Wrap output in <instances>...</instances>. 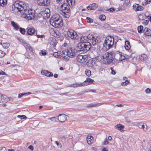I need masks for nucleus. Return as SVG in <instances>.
I'll list each match as a JSON object with an SVG mask.
<instances>
[{
	"label": "nucleus",
	"mask_w": 151,
	"mask_h": 151,
	"mask_svg": "<svg viewBox=\"0 0 151 151\" xmlns=\"http://www.w3.org/2000/svg\"><path fill=\"white\" fill-rule=\"evenodd\" d=\"M42 54L43 55H45L46 54V52L45 50L42 51Z\"/></svg>",
	"instance_id": "13d9d810"
},
{
	"label": "nucleus",
	"mask_w": 151,
	"mask_h": 151,
	"mask_svg": "<svg viewBox=\"0 0 151 151\" xmlns=\"http://www.w3.org/2000/svg\"><path fill=\"white\" fill-rule=\"evenodd\" d=\"M67 35L69 38L74 40H76L78 38V36L76 32L72 29L68 30L67 32Z\"/></svg>",
	"instance_id": "6e6552de"
},
{
	"label": "nucleus",
	"mask_w": 151,
	"mask_h": 151,
	"mask_svg": "<svg viewBox=\"0 0 151 151\" xmlns=\"http://www.w3.org/2000/svg\"><path fill=\"white\" fill-rule=\"evenodd\" d=\"M5 55V53L1 50H0V57H2Z\"/></svg>",
	"instance_id": "37998d69"
},
{
	"label": "nucleus",
	"mask_w": 151,
	"mask_h": 151,
	"mask_svg": "<svg viewBox=\"0 0 151 151\" xmlns=\"http://www.w3.org/2000/svg\"><path fill=\"white\" fill-rule=\"evenodd\" d=\"M54 56L56 58H58L59 56L58 53V52H55L53 54Z\"/></svg>",
	"instance_id": "5fc2aeb1"
},
{
	"label": "nucleus",
	"mask_w": 151,
	"mask_h": 151,
	"mask_svg": "<svg viewBox=\"0 0 151 151\" xmlns=\"http://www.w3.org/2000/svg\"><path fill=\"white\" fill-rule=\"evenodd\" d=\"M102 104H109V103L106 102H104L103 103H98L96 104H90L87 106V107H96L97 106H99L100 105H102Z\"/></svg>",
	"instance_id": "393cba45"
},
{
	"label": "nucleus",
	"mask_w": 151,
	"mask_h": 151,
	"mask_svg": "<svg viewBox=\"0 0 151 151\" xmlns=\"http://www.w3.org/2000/svg\"><path fill=\"white\" fill-rule=\"evenodd\" d=\"M85 74L88 76H90L91 75V72L90 70L87 69L85 71Z\"/></svg>",
	"instance_id": "f704fd0d"
},
{
	"label": "nucleus",
	"mask_w": 151,
	"mask_h": 151,
	"mask_svg": "<svg viewBox=\"0 0 151 151\" xmlns=\"http://www.w3.org/2000/svg\"><path fill=\"white\" fill-rule=\"evenodd\" d=\"M42 14L45 18H48L50 16V11L48 8L45 9L42 12Z\"/></svg>",
	"instance_id": "9b49d317"
},
{
	"label": "nucleus",
	"mask_w": 151,
	"mask_h": 151,
	"mask_svg": "<svg viewBox=\"0 0 151 151\" xmlns=\"http://www.w3.org/2000/svg\"><path fill=\"white\" fill-rule=\"evenodd\" d=\"M62 54L67 55L70 58H73L76 56L75 50L72 48L66 49L62 52Z\"/></svg>",
	"instance_id": "0eeeda50"
},
{
	"label": "nucleus",
	"mask_w": 151,
	"mask_h": 151,
	"mask_svg": "<svg viewBox=\"0 0 151 151\" xmlns=\"http://www.w3.org/2000/svg\"><path fill=\"white\" fill-rule=\"evenodd\" d=\"M86 19L87 20L88 22L91 23H92L93 21V20L89 17H87L86 18Z\"/></svg>",
	"instance_id": "ea45409f"
},
{
	"label": "nucleus",
	"mask_w": 151,
	"mask_h": 151,
	"mask_svg": "<svg viewBox=\"0 0 151 151\" xmlns=\"http://www.w3.org/2000/svg\"><path fill=\"white\" fill-rule=\"evenodd\" d=\"M145 92L146 93H149L151 92V90L150 89L147 88L145 90Z\"/></svg>",
	"instance_id": "09e8293b"
},
{
	"label": "nucleus",
	"mask_w": 151,
	"mask_h": 151,
	"mask_svg": "<svg viewBox=\"0 0 151 151\" xmlns=\"http://www.w3.org/2000/svg\"><path fill=\"white\" fill-rule=\"evenodd\" d=\"M133 9L136 11H142L143 9V7L142 6L136 4L133 5Z\"/></svg>",
	"instance_id": "f3484780"
},
{
	"label": "nucleus",
	"mask_w": 151,
	"mask_h": 151,
	"mask_svg": "<svg viewBox=\"0 0 151 151\" xmlns=\"http://www.w3.org/2000/svg\"><path fill=\"white\" fill-rule=\"evenodd\" d=\"M41 73L43 75H45L47 77H50L53 76V73L50 72L46 70H42L41 72Z\"/></svg>",
	"instance_id": "dca6fc26"
},
{
	"label": "nucleus",
	"mask_w": 151,
	"mask_h": 151,
	"mask_svg": "<svg viewBox=\"0 0 151 151\" xmlns=\"http://www.w3.org/2000/svg\"><path fill=\"white\" fill-rule=\"evenodd\" d=\"M87 65H88L89 67H92L93 65L92 64H90L88 62H87Z\"/></svg>",
	"instance_id": "0e129e2a"
},
{
	"label": "nucleus",
	"mask_w": 151,
	"mask_h": 151,
	"mask_svg": "<svg viewBox=\"0 0 151 151\" xmlns=\"http://www.w3.org/2000/svg\"><path fill=\"white\" fill-rule=\"evenodd\" d=\"M12 26L16 30H18L19 29V25L14 21H12L11 22Z\"/></svg>",
	"instance_id": "bb28decb"
},
{
	"label": "nucleus",
	"mask_w": 151,
	"mask_h": 151,
	"mask_svg": "<svg viewBox=\"0 0 151 151\" xmlns=\"http://www.w3.org/2000/svg\"><path fill=\"white\" fill-rule=\"evenodd\" d=\"M7 4V0H0V6H4Z\"/></svg>",
	"instance_id": "c85d7f7f"
},
{
	"label": "nucleus",
	"mask_w": 151,
	"mask_h": 151,
	"mask_svg": "<svg viewBox=\"0 0 151 151\" xmlns=\"http://www.w3.org/2000/svg\"><path fill=\"white\" fill-rule=\"evenodd\" d=\"M124 4L125 6H127L129 4L130 0H124Z\"/></svg>",
	"instance_id": "a19ab883"
},
{
	"label": "nucleus",
	"mask_w": 151,
	"mask_h": 151,
	"mask_svg": "<svg viewBox=\"0 0 151 151\" xmlns=\"http://www.w3.org/2000/svg\"><path fill=\"white\" fill-rule=\"evenodd\" d=\"M31 93L30 92H27V93H24V96H26V95H29V94H30Z\"/></svg>",
	"instance_id": "69168bd1"
},
{
	"label": "nucleus",
	"mask_w": 151,
	"mask_h": 151,
	"mask_svg": "<svg viewBox=\"0 0 151 151\" xmlns=\"http://www.w3.org/2000/svg\"><path fill=\"white\" fill-rule=\"evenodd\" d=\"M55 143L57 146H59L60 148L62 147V145L60 143L57 141H55Z\"/></svg>",
	"instance_id": "49530a36"
},
{
	"label": "nucleus",
	"mask_w": 151,
	"mask_h": 151,
	"mask_svg": "<svg viewBox=\"0 0 151 151\" xmlns=\"http://www.w3.org/2000/svg\"><path fill=\"white\" fill-rule=\"evenodd\" d=\"M125 48L127 50H129L130 48V45H126L125 46Z\"/></svg>",
	"instance_id": "864d4df0"
},
{
	"label": "nucleus",
	"mask_w": 151,
	"mask_h": 151,
	"mask_svg": "<svg viewBox=\"0 0 151 151\" xmlns=\"http://www.w3.org/2000/svg\"><path fill=\"white\" fill-rule=\"evenodd\" d=\"M148 18L151 21V15L150 14L148 16Z\"/></svg>",
	"instance_id": "338daca9"
},
{
	"label": "nucleus",
	"mask_w": 151,
	"mask_h": 151,
	"mask_svg": "<svg viewBox=\"0 0 151 151\" xmlns=\"http://www.w3.org/2000/svg\"><path fill=\"white\" fill-rule=\"evenodd\" d=\"M98 42V40L95 39V38H94L93 40H92V43L93 45H95Z\"/></svg>",
	"instance_id": "4c0bfd02"
},
{
	"label": "nucleus",
	"mask_w": 151,
	"mask_h": 151,
	"mask_svg": "<svg viewBox=\"0 0 151 151\" xmlns=\"http://www.w3.org/2000/svg\"><path fill=\"white\" fill-rule=\"evenodd\" d=\"M27 30L28 34L29 35H32L35 32V29L33 27L28 28Z\"/></svg>",
	"instance_id": "412c9836"
},
{
	"label": "nucleus",
	"mask_w": 151,
	"mask_h": 151,
	"mask_svg": "<svg viewBox=\"0 0 151 151\" xmlns=\"http://www.w3.org/2000/svg\"><path fill=\"white\" fill-rule=\"evenodd\" d=\"M76 59L78 62L81 63H83L87 60V57L86 55H79L77 56Z\"/></svg>",
	"instance_id": "1a4fd4ad"
},
{
	"label": "nucleus",
	"mask_w": 151,
	"mask_h": 151,
	"mask_svg": "<svg viewBox=\"0 0 151 151\" xmlns=\"http://www.w3.org/2000/svg\"><path fill=\"white\" fill-rule=\"evenodd\" d=\"M151 2V0H145L142 3L143 5L146 6L147 4H150Z\"/></svg>",
	"instance_id": "c756f323"
},
{
	"label": "nucleus",
	"mask_w": 151,
	"mask_h": 151,
	"mask_svg": "<svg viewBox=\"0 0 151 151\" xmlns=\"http://www.w3.org/2000/svg\"><path fill=\"white\" fill-rule=\"evenodd\" d=\"M111 73L112 74L114 75L116 74V72L114 70L113 68H111Z\"/></svg>",
	"instance_id": "603ef678"
},
{
	"label": "nucleus",
	"mask_w": 151,
	"mask_h": 151,
	"mask_svg": "<svg viewBox=\"0 0 151 151\" xmlns=\"http://www.w3.org/2000/svg\"><path fill=\"white\" fill-rule=\"evenodd\" d=\"M94 81V80L91 79L90 78H87L86 80L84 81V82H89L90 83H93Z\"/></svg>",
	"instance_id": "72a5a7b5"
},
{
	"label": "nucleus",
	"mask_w": 151,
	"mask_h": 151,
	"mask_svg": "<svg viewBox=\"0 0 151 151\" xmlns=\"http://www.w3.org/2000/svg\"><path fill=\"white\" fill-rule=\"evenodd\" d=\"M91 47V44L88 42H84L78 43L76 47L77 51L82 52L81 53H86Z\"/></svg>",
	"instance_id": "7ed1b4c3"
},
{
	"label": "nucleus",
	"mask_w": 151,
	"mask_h": 151,
	"mask_svg": "<svg viewBox=\"0 0 151 151\" xmlns=\"http://www.w3.org/2000/svg\"><path fill=\"white\" fill-rule=\"evenodd\" d=\"M28 48L29 49V50L31 52L33 53L34 50H33L32 47L30 46L29 45V46H28Z\"/></svg>",
	"instance_id": "8fccbe9b"
},
{
	"label": "nucleus",
	"mask_w": 151,
	"mask_h": 151,
	"mask_svg": "<svg viewBox=\"0 0 151 151\" xmlns=\"http://www.w3.org/2000/svg\"><path fill=\"white\" fill-rule=\"evenodd\" d=\"M24 93H20L18 95V98H21L24 95Z\"/></svg>",
	"instance_id": "4d7b16f0"
},
{
	"label": "nucleus",
	"mask_w": 151,
	"mask_h": 151,
	"mask_svg": "<svg viewBox=\"0 0 151 151\" xmlns=\"http://www.w3.org/2000/svg\"><path fill=\"white\" fill-rule=\"evenodd\" d=\"M147 56L145 54H142L140 57V59L141 60H144L147 59Z\"/></svg>",
	"instance_id": "7c9ffc66"
},
{
	"label": "nucleus",
	"mask_w": 151,
	"mask_h": 151,
	"mask_svg": "<svg viewBox=\"0 0 151 151\" xmlns=\"http://www.w3.org/2000/svg\"><path fill=\"white\" fill-rule=\"evenodd\" d=\"M125 58V57L124 55H122V53L121 54V55H120V59H119V61H121L122 60H124Z\"/></svg>",
	"instance_id": "c03bdc74"
},
{
	"label": "nucleus",
	"mask_w": 151,
	"mask_h": 151,
	"mask_svg": "<svg viewBox=\"0 0 151 151\" xmlns=\"http://www.w3.org/2000/svg\"><path fill=\"white\" fill-rule=\"evenodd\" d=\"M50 120H51L52 121H53L54 122H56L57 121L56 119H57L56 117H53L52 118H51L50 119Z\"/></svg>",
	"instance_id": "de8ad7c7"
},
{
	"label": "nucleus",
	"mask_w": 151,
	"mask_h": 151,
	"mask_svg": "<svg viewBox=\"0 0 151 151\" xmlns=\"http://www.w3.org/2000/svg\"><path fill=\"white\" fill-rule=\"evenodd\" d=\"M66 115L65 114H59L57 119L59 122H63L66 119Z\"/></svg>",
	"instance_id": "4468645a"
},
{
	"label": "nucleus",
	"mask_w": 151,
	"mask_h": 151,
	"mask_svg": "<svg viewBox=\"0 0 151 151\" xmlns=\"http://www.w3.org/2000/svg\"><path fill=\"white\" fill-rule=\"evenodd\" d=\"M121 53L119 51L107 52L103 55L100 61L104 64H116L119 60Z\"/></svg>",
	"instance_id": "f257e3e1"
},
{
	"label": "nucleus",
	"mask_w": 151,
	"mask_h": 151,
	"mask_svg": "<svg viewBox=\"0 0 151 151\" xmlns=\"http://www.w3.org/2000/svg\"><path fill=\"white\" fill-rule=\"evenodd\" d=\"M88 39L87 36H82L81 38L80 41L81 42H87Z\"/></svg>",
	"instance_id": "cd10ccee"
},
{
	"label": "nucleus",
	"mask_w": 151,
	"mask_h": 151,
	"mask_svg": "<svg viewBox=\"0 0 151 151\" xmlns=\"http://www.w3.org/2000/svg\"><path fill=\"white\" fill-rule=\"evenodd\" d=\"M2 150L3 151H6V149L5 147H0V150Z\"/></svg>",
	"instance_id": "6e6d98bb"
},
{
	"label": "nucleus",
	"mask_w": 151,
	"mask_h": 151,
	"mask_svg": "<svg viewBox=\"0 0 151 151\" xmlns=\"http://www.w3.org/2000/svg\"><path fill=\"white\" fill-rule=\"evenodd\" d=\"M114 43L113 37H112L111 36H107L104 42L103 47H105L106 50H108L112 47Z\"/></svg>",
	"instance_id": "39448f33"
},
{
	"label": "nucleus",
	"mask_w": 151,
	"mask_h": 151,
	"mask_svg": "<svg viewBox=\"0 0 151 151\" xmlns=\"http://www.w3.org/2000/svg\"><path fill=\"white\" fill-rule=\"evenodd\" d=\"M35 11L34 10L29 9L27 10V8L23 10L22 13L25 14V17H27L28 19L31 20L35 17Z\"/></svg>",
	"instance_id": "423d86ee"
},
{
	"label": "nucleus",
	"mask_w": 151,
	"mask_h": 151,
	"mask_svg": "<svg viewBox=\"0 0 151 151\" xmlns=\"http://www.w3.org/2000/svg\"><path fill=\"white\" fill-rule=\"evenodd\" d=\"M137 126L139 128L143 129L145 132H146L147 130V125L145 124V126L144 124L142 122L139 123L138 124Z\"/></svg>",
	"instance_id": "6ab92c4d"
},
{
	"label": "nucleus",
	"mask_w": 151,
	"mask_h": 151,
	"mask_svg": "<svg viewBox=\"0 0 151 151\" xmlns=\"http://www.w3.org/2000/svg\"><path fill=\"white\" fill-rule=\"evenodd\" d=\"M66 1L70 7H72L75 5V0H66Z\"/></svg>",
	"instance_id": "5701e85b"
},
{
	"label": "nucleus",
	"mask_w": 151,
	"mask_h": 151,
	"mask_svg": "<svg viewBox=\"0 0 151 151\" xmlns=\"http://www.w3.org/2000/svg\"><path fill=\"white\" fill-rule=\"evenodd\" d=\"M9 99L5 95H2L0 93V103H6L8 102Z\"/></svg>",
	"instance_id": "ddd939ff"
},
{
	"label": "nucleus",
	"mask_w": 151,
	"mask_h": 151,
	"mask_svg": "<svg viewBox=\"0 0 151 151\" xmlns=\"http://www.w3.org/2000/svg\"><path fill=\"white\" fill-rule=\"evenodd\" d=\"M93 137L92 136H88L87 138V142L88 145H91L93 142Z\"/></svg>",
	"instance_id": "4be33fe9"
},
{
	"label": "nucleus",
	"mask_w": 151,
	"mask_h": 151,
	"mask_svg": "<svg viewBox=\"0 0 151 151\" xmlns=\"http://www.w3.org/2000/svg\"><path fill=\"white\" fill-rule=\"evenodd\" d=\"M127 78L125 77H123V80L125 81L122 83V85L123 86H125L127 85L129 83V81L127 80Z\"/></svg>",
	"instance_id": "a878e982"
},
{
	"label": "nucleus",
	"mask_w": 151,
	"mask_h": 151,
	"mask_svg": "<svg viewBox=\"0 0 151 151\" xmlns=\"http://www.w3.org/2000/svg\"><path fill=\"white\" fill-rule=\"evenodd\" d=\"M87 36L88 39L90 40H93L95 38L94 35L91 33L89 34Z\"/></svg>",
	"instance_id": "473e14b6"
},
{
	"label": "nucleus",
	"mask_w": 151,
	"mask_h": 151,
	"mask_svg": "<svg viewBox=\"0 0 151 151\" xmlns=\"http://www.w3.org/2000/svg\"><path fill=\"white\" fill-rule=\"evenodd\" d=\"M108 10L110 12H113L115 10L114 9V8H111L110 9H108Z\"/></svg>",
	"instance_id": "052dcab7"
},
{
	"label": "nucleus",
	"mask_w": 151,
	"mask_h": 151,
	"mask_svg": "<svg viewBox=\"0 0 151 151\" xmlns=\"http://www.w3.org/2000/svg\"><path fill=\"white\" fill-rule=\"evenodd\" d=\"M102 151H108V150L106 148H104L102 149Z\"/></svg>",
	"instance_id": "774afa93"
},
{
	"label": "nucleus",
	"mask_w": 151,
	"mask_h": 151,
	"mask_svg": "<svg viewBox=\"0 0 151 151\" xmlns=\"http://www.w3.org/2000/svg\"><path fill=\"white\" fill-rule=\"evenodd\" d=\"M98 5L96 3H93L90 4L88 7L87 9L88 10H93L96 9L98 7Z\"/></svg>",
	"instance_id": "a211bd4d"
},
{
	"label": "nucleus",
	"mask_w": 151,
	"mask_h": 151,
	"mask_svg": "<svg viewBox=\"0 0 151 151\" xmlns=\"http://www.w3.org/2000/svg\"><path fill=\"white\" fill-rule=\"evenodd\" d=\"M27 6L26 4L21 1H16L12 5L13 12L17 14L19 12L22 13L24 9L27 8Z\"/></svg>",
	"instance_id": "f03ea898"
},
{
	"label": "nucleus",
	"mask_w": 151,
	"mask_h": 151,
	"mask_svg": "<svg viewBox=\"0 0 151 151\" xmlns=\"http://www.w3.org/2000/svg\"><path fill=\"white\" fill-rule=\"evenodd\" d=\"M52 25L55 27L60 28L63 25V22L61 19L51 24Z\"/></svg>",
	"instance_id": "f8f14e48"
},
{
	"label": "nucleus",
	"mask_w": 151,
	"mask_h": 151,
	"mask_svg": "<svg viewBox=\"0 0 151 151\" xmlns=\"http://www.w3.org/2000/svg\"><path fill=\"white\" fill-rule=\"evenodd\" d=\"M60 16L59 14H54L50 18V24L54 23L55 22L61 19Z\"/></svg>",
	"instance_id": "9d476101"
},
{
	"label": "nucleus",
	"mask_w": 151,
	"mask_h": 151,
	"mask_svg": "<svg viewBox=\"0 0 151 151\" xmlns=\"http://www.w3.org/2000/svg\"><path fill=\"white\" fill-rule=\"evenodd\" d=\"M142 18V15H140L139 16V19L143 20V19H144V18Z\"/></svg>",
	"instance_id": "680f3d73"
},
{
	"label": "nucleus",
	"mask_w": 151,
	"mask_h": 151,
	"mask_svg": "<svg viewBox=\"0 0 151 151\" xmlns=\"http://www.w3.org/2000/svg\"><path fill=\"white\" fill-rule=\"evenodd\" d=\"M25 56L28 59H31L32 58V56L29 54H25Z\"/></svg>",
	"instance_id": "a18cd8bd"
},
{
	"label": "nucleus",
	"mask_w": 151,
	"mask_h": 151,
	"mask_svg": "<svg viewBox=\"0 0 151 151\" xmlns=\"http://www.w3.org/2000/svg\"><path fill=\"white\" fill-rule=\"evenodd\" d=\"M17 117L19 118H20L21 119L27 118L26 116L24 115H18L17 116Z\"/></svg>",
	"instance_id": "79ce46f5"
},
{
	"label": "nucleus",
	"mask_w": 151,
	"mask_h": 151,
	"mask_svg": "<svg viewBox=\"0 0 151 151\" xmlns=\"http://www.w3.org/2000/svg\"><path fill=\"white\" fill-rule=\"evenodd\" d=\"M143 32L145 35L151 36V30L148 28H145L143 30Z\"/></svg>",
	"instance_id": "aec40b11"
},
{
	"label": "nucleus",
	"mask_w": 151,
	"mask_h": 151,
	"mask_svg": "<svg viewBox=\"0 0 151 151\" xmlns=\"http://www.w3.org/2000/svg\"><path fill=\"white\" fill-rule=\"evenodd\" d=\"M106 18V16L104 15H100L99 17V19L102 21L104 20Z\"/></svg>",
	"instance_id": "e433bc0d"
},
{
	"label": "nucleus",
	"mask_w": 151,
	"mask_h": 151,
	"mask_svg": "<svg viewBox=\"0 0 151 151\" xmlns=\"http://www.w3.org/2000/svg\"><path fill=\"white\" fill-rule=\"evenodd\" d=\"M60 13L64 17L68 18L70 15L69 6L66 3L61 5L60 8Z\"/></svg>",
	"instance_id": "20e7f679"
},
{
	"label": "nucleus",
	"mask_w": 151,
	"mask_h": 151,
	"mask_svg": "<svg viewBox=\"0 0 151 151\" xmlns=\"http://www.w3.org/2000/svg\"><path fill=\"white\" fill-rule=\"evenodd\" d=\"M28 148L30 149L31 150H33V149H34V147H33L32 145H30L29 147H28Z\"/></svg>",
	"instance_id": "bf43d9fd"
},
{
	"label": "nucleus",
	"mask_w": 151,
	"mask_h": 151,
	"mask_svg": "<svg viewBox=\"0 0 151 151\" xmlns=\"http://www.w3.org/2000/svg\"><path fill=\"white\" fill-rule=\"evenodd\" d=\"M5 74V73L4 72L2 71H0V75H3Z\"/></svg>",
	"instance_id": "e2e57ef3"
},
{
	"label": "nucleus",
	"mask_w": 151,
	"mask_h": 151,
	"mask_svg": "<svg viewBox=\"0 0 151 151\" xmlns=\"http://www.w3.org/2000/svg\"><path fill=\"white\" fill-rule=\"evenodd\" d=\"M115 129H117L122 132V131H123L124 126L119 124L116 125L115 127Z\"/></svg>",
	"instance_id": "b1692460"
},
{
	"label": "nucleus",
	"mask_w": 151,
	"mask_h": 151,
	"mask_svg": "<svg viewBox=\"0 0 151 151\" xmlns=\"http://www.w3.org/2000/svg\"><path fill=\"white\" fill-rule=\"evenodd\" d=\"M19 31L22 34H24L25 32V30L24 28L20 27L19 28Z\"/></svg>",
	"instance_id": "58836bf2"
},
{
	"label": "nucleus",
	"mask_w": 151,
	"mask_h": 151,
	"mask_svg": "<svg viewBox=\"0 0 151 151\" xmlns=\"http://www.w3.org/2000/svg\"><path fill=\"white\" fill-rule=\"evenodd\" d=\"M143 27L142 26H140L138 27L137 30L138 32L139 33H142V30H143Z\"/></svg>",
	"instance_id": "c9c22d12"
},
{
	"label": "nucleus",
	"mask_w": 151,
	"mask_h": 151,
	"mask_svg": "<svg viewBox=\"0 0 151 151\" xmlns=\"http://www.w3.org/2000/svg\"><path fill=\"white\" fill-rule=\"evenodd\" d=\"M84 82L80 83H75L68 85V87H70L76 88L78 87H81L85 86Z\"/></svg>",
	"instance_id": "2eb2a0df"
},
{
	"label": "nucleus",
	"mask_w": 151,
	"mask_h": 151,
	"mask_svg": "<svg viewBox=\"0 0 151 151\" xmlns=\"http://www.w3.org/2000/svg\"><path fill=\"white\" fill-rule=\"evenodd\" d=\"M2 46L4 49H6L9 47L10 45L8 43L6 42L3 43Z\"/></svg>",
	"instance_id": "2f4dec72"
},
{
	"label": "nucleus",
	"mask_w": 151,
	"mask_h": 151,
	"mask_svg": "<svg viewBox=\"0 0 151 151\" xmlns=\"http://www.w3.org/2000/svg\"><path fill=\"white\" fill-rule=\"evenodd\" d=\"M109 143L108 141V139H107L106 138L105 139V140L104 141V142H103V144L104 145H106L108 144Z\"/></svg>",
	"instance_id": "3c124183"
}]
</instances>
